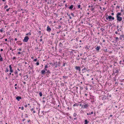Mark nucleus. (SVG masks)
I'll return each instance as SVG.
<instances>
[{
  "instance_id": "f257e3e1",
  "label": "nucleus",
  "mask_w": 124,
  "mask_h": 124,
  "mask_svg": "<svg viewBox=\"0 0 124 124\" xmlns=\"http://www.w3.org/2000/svg\"><path fill=\"white\" fill-rule=\"evenodd\" d=\"M122 16V14L121 13L118 12L116 14V17L117 21L120 22L122 20V18L120 16Z\"/></svg>"
},
{
  "instance_id": "f03ea898",
  "label": "nucleus",
  "mask_w": 124,
  "mask_h": 124,
  "mask_svg": "<svg viewBox=\"0 0 124 124\" xmlns=\"http://www.w3.org/2000/svg\"><path fill=\"white\" fill-rule=\"evenodd\" d=\"M120 70V69H118L117 68L114 69L113 70V73L112 74V75H115L116 73L118 74L119 73V71Z\"/></svg>"
},
{
  "instance_id": "7ed1b4c3",
  "label": "nucleus",
  "mask_w": 124,
  "mask_h": 124,
  "mask_svg": "<svg viewBox=\"0 0 124 124\" xmlns=\"http://www.w3.org/2000/svg\"><path fill=\"white\" fill-rule=\"evenodd\" d=\"M84 66H85L83 65H82V66L81 67L79 66H76L75 67V69L77 70L78 71V72H79V73H81V69L83 68V67H84Z\"/></svg>"
},
{
  "instance_id": "20e7f679",
  "label": "nucleus",
  "mask_w": 124,
  "mask_h": 124,
  "mask_svg": "<svg viewBox=\"0 0 124 124\" xmlns=\"http://www.w3.org/2000/svg\"><path fill=\"white\" fill-rule=\"evenodd\" d=\"M83 69L82 68V70H81L82 73H83L86 72V70H87V67H83Z\"/></svg>"
},
{
  "instance_id": "39448f33",
  "label": "nucleus",
  "mask_w": 124,
  "mask_h": 124,
  "mask_svg": "<svg viewBox=\"0 0 124 124\" xmlns=\"http://www.w3.org/2000/svg\"><path fill=\"white\" fill-rule=\"evenodd\" d=\"M54 64H55V68H57L58 66H60L61 64V63L60 62H58V63L56 62L54 63Z\"/></svg>"
},
{
  "instance_id": "423d86ee",
  "label": "nucleus",
  "mask_w": 124,
  "mask_h": 124,
  "mask_svg": "<svg viewBox=\"0 0 124 124\" xmlns=\"http://www.w3.org/2000/svg\"><path fill=\"white\" fill-rule=\"evenodd\" d=\"M29 39V38L28 36H25L24 38L23 41L24 42H27Z\"/></svg>"
},
{
  "instance_id": "0eeeda50",
  "label": "nucleus",
  "mask_w": 124,
  "mask_h": 124,
  "mask_svg": "<svg viewBox=\"0 0 124 124\" xmlns=\"http://www.w3.org/2000/svg\"><path fill=\"white\" fill-rule=\"evenodd\" d=\"M89 107V105L88 104H85L84 105H83L82 106V108H87Z\"/></svg>"
},
{
  "instance_id": "6e6552de",
  "label": "nucleus",
  "mask_w": 124,
  "mask_h": 124,
  "mask_svg": "<svg viewBox=\"0 0 124 124\" xmlns=\"http://www.w3.org/2000/svg\"><path fill=\"white\" fill-rule=\"evenodd\" d=\"M46 31L49 32H50L51 30V29L50 27L48 25L46 28Z\"/></svg>"
},
{
  "instance_id": "1a4fd4ad",
  "label": "nucleus",
  "mask_w": 124,
  "mask_h": 124,
  "mask_svg": "<svg viewBox=\"0 0 124 124\" xmlns=\"http://www.w3.org/2000/svg\"><path fill=\"white\" fill-rule=\"evenodd\" d=\"M106 97L107 98V99L109 100V99L110 100H111V99L110 98L111 97V95H109V93H108L106 95Z\"/></svg>"
},
{
  "instance_id": "9d476101",
  "label": "nucleus",
  "mask_w": 124,
  "mask_h": 124,
  "mask_svg": "<svg viewBox=\"0 0 124 124\" xmlns=\"http://www.w3.org/2000/svg\"><path fill=\"white\" fill-rule=\"evenodd\" d=\"M9 71L11 73H12L13 72V70L12 69V67L11 65H10L9 66Z\"/></svg>"
},
{
  "instance_id": "9b49d317",
  "label": "nucleus",
  "mask_w": 124,
  "mask_h": 124,
  "mask_svg": "<svg viewBox=\"0 0 124 124\" xmlns=\"http://www.w3.org/2000/svg\"><path fill=\"white\" fill-rule=\"evenodd\" d=\"M73 116L75 117V118H74V120H77V118L76 117V116H77V114L76 113H73Z\"/></svg>"
},
{
  "instance_id": "f8f14e48",
  "label": "nucleus",
  "mask_w": 124,
  "mask_h": 124,
  "mask_svg": "<svg viewBox=\"0 0 124 124\" xmlns=\"http://www.w3.org/2000/svg\"><path fill=\"white\" fill-rule=\"evenodd\" d=\"M46 71L45 70H42L41 71V73L42 75H44L46 74Z\"/></svg>"
},
{
  "instance_id": "ddd939ff",
  "label": "nucleus",
  "mask_w": 124,
  "mask_h": 124,
  "mask_svg": "<svg viewBox=\"0 0 124 124\" xmlns=\"http://www.w3.org/2000/svg\"><path fill=\"white\" fill-rule=\"evenodd\" d=\"M100 48V46H98L95 48V49L96 51H99Z\"/></svg>"
},
{
  "instance_id": "4468645a",
  "label": "nucleus",
  "mask_w": 124,
  "mask_h": 124,
  "mask_svg": "<svg viewBox=\"0 0 124 124\" xmlns=\"http://www.w3.org/2000/svg\"><path fill=\"white\" fill-rule=\"evenodd\" d=\"M22 99V97L21 96H17L16 97V99L18 101H19L20 100Z\"/></svg>"
},
{
  "instance_id": "2eb2a0df",
  "label": "nucleus",
  "mask_w": 124,
  "mask_h": 124,
  "mask_svg": "<svg viewBox=\"0 0 124 124\" xmlns=\"http://www.w3.org/2000/svg\"><path fill=\"white\" fill-rule=\"evenodd\" d=\"M102 99V100H105L107 99V98L106 97V95H104L103 96Z\"/></svg>"
},
{
  "instance_id": "dca6fc26",
  "label": "nucleus",
  "mask_w": 124,
  "mask_h": 124,
  "mask_svg": "<svg viewBox=\"0 0 124 124\" xmlns=\"http://www.w3.org/2000/svg\"><path fill=\"white\" fill-rule=\"evenodd\" d=\"M90 46H88L87 45H86L85 47V48L86 50H88V51L89 50V48L90 47Z\"/></svg>"
},
{
  "instance_id": "f3484780",
  "label": "nucleus",
  "mask_w": 124,
  "mask_h": 124,
  "mask_svg": "<svg viewBox=\"0 0 124 124\" xmlns=\"http://www.w3.org/2000/svg\"><path fill=\"white\" fill-rule=\"evenodd\" d=\"M63 65L62 66V67H64L65 65H66L67 66L68 65L67 64V62H66L65 61H63Z\"/></svg>"
},
{
  "instance_id": "a211bd4d",
  "label": "nucleus",
  "mask_w": 124,
  "mask_h": 124,
  "mask_svg": "<svg viewBox=\"0 0 124 124\" xmlns=\"http://www.w3.org/2000/svg\"><path fill=\"white\" fill-rule=\"evenodd\" d=\"M84 122V124H88L89 123V121H88L87 119H85Z\"/></svg>"
},
{
  "instance_id": "6ab92c4d",
  "label": "nucleus",
  "mask_w": 124,
  "mask_h": 124,
  "mask_svg": "<svg viewBox=\"0 0 124 124\" xmlns=\"http://www.w3.org/2000/svg\"><path fill=\"white\" fill-rule=\"evenodd\" d=\"M79 105V104L78 103H75V104H74L73 105V107H75V106H78Z\"/></svg>"
},
{
  "instance_id": "aec40b11",
  "label": "nucleus",
  "mask_w": 124,
  "mask_h": 124,
  "mask_svg": "<svg viewBox=\"0 0 124 124\" xmlns=\"http://www.w3.org/2000/svg\"><path fill=\"white\" fill-rule=\"evenodd\" d=\"M112 16H108V21H111Z\"/></svg>"
},
{
  "instance_id": "412c9836",
  "label": "nucleus",
  "mask_w": 124,
  "mask_h": 124,
  "mask_svg": "<svg viewBox=\"0 0 124 124\" xmlns=\"http://www.w3.org/2000/svg\"><path fill=\"white\" fill-rule=\"evenodd\" d=\"M20 42H21V41H18L16 43L18 45H21L22 44V43H20Z\"/></svg>"
},
{
  "instance_id": "4be33fe9",
  "label": "nucleus",
  "mask_w": 124,
  "mask_h": 124,
  "mask_svg": "<svg viewBox=\"0 0 124 124\" xmlns=\"http://www.w3.org/2000/svg\"><path fill=\"white\" fill-rule=\"evenodd\" d=\"M73 5H71L69 7V9L70 10L72 9L73 8Z\"/></svg>"
},
{
  "instance_id": "5701e85b",
  "label": "nucleus",
  "mask_w": 124,
  "mask_h": 124,
  "mask_svg": "<svg viewBox=\"0 0 124 124\" xmlns=\"http://www.w3.org/2000/svg\"><path fill=\"white\" fill-rule=\"evenodd\" d=\"M62 28V26L60 25H59L58 26V27H56V29H61Z\"/></svg>"
},
{
  "instance_id": "b1692460",
  "label": "nucleus",
  "mask_w": 124,
  "mask_h": 124,
  "mask_svg": "<svg viewBox=\"0 0 124 124\" xmlns=\"http://www.w3.org/2000/svg\"><path fill=\"white\" fill-rule=\"evenodd\" d=\"M124 38V35H121L120 36V39L121 40L122 39V38Z\"/></svg>"
},
{
  "instance_id": "393cba45",
  "label": "nucleus",
  "mask_w": 124,
  "mask_h": 124,
  "mask_svg": "<svg viewBox=\"0 0 124 124\" xmlns=\"http://www.w3.org/2000/svg\"><path fill=\"white\" fill-rule=\"evenodd\" d=\"M59 45L60 47H62L63 45L62 43L60 42Z\"/></svg>"
},
{
  "instance_id": "a878e982",
  "label": "nucleus",
  "mask_w": 124,
  "mask_h": 124,
  "mask_svg": "<svg viewBox=\"0 0 124 124\" xmlns=\"http://www.w3.org/2000/svg\"><path fill=\"white\" fill-rule=\"evenodd\" d=\"M3 61V59L1 57L0 54V61L2 62Z\"/></svg>"
},
{
  "instance_id": "bb28decb",
  "label": "nucleus",
  "mask_w": 124,
  "mask_h": 124,
  "mask_svg": "<svg viewBox=\"0 0 124 124\" xmlns=\"http://www.w3.org/2000/svg\"><path fill=\"white\" fill-rule=\"evenodd\" d=\"M95 100L94 99V98H92L91 99V102H92L93 103V102H94Z\"/></svg>"
},
{
  "instance_id": "cd10ccee",
  "label": "nucleus",
  "mask_w": 124,
  "mask_h": 124,
  "mask_svg": "<svg viewBox=\"0 0 124 124\" xmlns=\"http://www.w3.org/2000/svg\"><path fill=\"white\" fill-rule=\"evenodd\" d=\"M46 74H51V72H50L49 70H48L47 71H46Z\"/></svg>"
},
{
  "instance_id": "c85d7f7f",
  "label": "nucleus",
  "mask_w": 124,
  "mask_h": 124,
  "mask_svg": "<svg viewBox=\"0 0 124 124\" xmlns=\"http://www.w3.org/2000/svg\"><path fill=\"white\" fill-rule=\"evenodd\" d=\"M68 78V77L67 76H62V78L63 79H67Z\"/></svg>"
},
{
  "instance_id": "c756f323",
  "label": "nucleus",
  "mask_w": 124,
  "mask_h": 124,
  "mask_svg": "<svg viewBox=\"0 0 124 124\" xmlns=\"http://www.w3.org/2000/svg\"><path fill=\"white\" fill-rule=\"evenodd\" d=\"M39 96L40 97H41L42 95V92H40L39 93Z\"/></svg>"
},
{
  "instance_id": "7c9ffc66",
  "label": "nucleus",
  "mask_w": 124,
  "mask_h": 124,
  "mask_svg": "<svg viewBox=\"0 0 124 124\" xmlns=\"http://www.w3.org/2000/svg\"><path fill=\"white\" fill-rule=\"evenodd\" d=\"M9 70L8 68H6V70H5V72H8L9 71Z\"/></svg>"
},
{
  "instance_id": "2f4dec72",
  "label": "nucleus",
  "mask_w": 124,
  "mask_h": 124,
  "mask_svg": "<svg viewBox=\"0 0 124 124\" xmlns=\"http://www.w3.org/2000/svg\"><path fill=\"white\" fill-rule=\"evenodd\" d=\"M14 4H15L16 3H17V2H16L17 0H14Z\"/></svg>"
},
{
  "instance_id": "473e14b6",
  "label": "nucleus",
  "mask_w": 124,
  "mask_h": 124,
  "mask_svg": "<svg viewBox=\"0 0 124 124\" xmlns=\"http://www.w3.org/2000/svg\"><path fill=\"white\" fill-rule=\"evenodd\" d=\"M65 34L64 33H62V37H63L65 36Z\"/></svg>"
},
{
  "instance_id": "72a5a7b5",
  "label": "nucleus",
  "mask_w": 124,
  "mask_h": 124,
  "mask_svg": "<svg viewBox=\"0 0 124 124\" xmlns=\"http://www.w3.org/2000/svg\"><path fill=\"white\" fill-rule=\"evenodd\" d=\"M15 74H18V71L16 70L15 71V72H14V73Z\"/></svg>"
},
{
  "instance_id": "f704fd0d",
  "label": "nucleus",
  "mask_w": 124,
  "mask_h": 124,
  "mask_svg": "<svg viewBox=\"0 0 124 124\" xmlns=\"http://www.w3.org/2000/svg\"><path fill=\"white\" fill-rule=\"evenodd\" d=\"M71 15L73 17H75V16L74 15V14L73 13H71Z\"/></svg>"
},
{
  "instance_id": "c9c22d12",
  "label": "nucleus",
  "mask_w": 124,
  "mask_h": 124,
  "mask_svg": "<svg viewBox=\"0 0 124 124\" xmlns=\"http://www.w3.org/2000/svg\"><path fill=\"white\" fill-rule=\"evenodd\" d=\"M115 40L116 41H117V40L118 41V38L117 37H116Z\"/></svg>"
},
{
  "instance_id": "e433bc0d",
  "label": "nucleus",
  "mask_w": 124,
  "mask_h": 124,
  "mask_svg": "<svg viewBox=\"0 0 124 124\" xmlns=\"http://www.w3.org/2000/svg\"><path fill=\"white\" fill-rule=\"evenodd\" d=\"M108 16V15H107V16L106 17V19L107 20L108 19V17H107V16Z\"/></svg>"
},
{
  "instance_id": "4c0bfd02",
  "label": "nucleus",
  "mask_w": 124,
  "mask_h": 124,
  "mask_svg": "<svg viewBox=\"0 0 124 124\" xmlns=\"http://www.w3.org/2000/svg\"><path fill=\"white\" fill-rule=\"evenodd\" d=\"M122 24L124 23V17L123 18V20H122Z\"/></svg>"
},
{
  "instance_id": "58836bf2",
  "label": "nucleus",
  "mask_w": 124,
  "mask_h": 124,
  "mask_svg": "<svg viewBox=\"0 0 124 124\" xmlns=\"http://www.w3.org/2000/svg\"><path fill=\"white\" fill-rule=\"evenodd\" d=\"M36 110H37L38 111H39V108H36Z\"/></svg>"
},
{
  "instance_id": "ea45409f",
  "label": "nucleus",
  "mask_w": 124,
  "mask_h": 124,
  "mask_svg": "<svg viewBox=\"0 0 124 124\" xmlns=\"http://www.w3.org/2000/svg\"><path fill=\"white\" fill-rule=\"evenodd\" d=\"M8 7V6L7 5H6L4 7L5 9H6Z\"/></svg>"
},
{
  "instance_id": "a19ab883",
  "label": "nucleus",
  "mask_w": 124,
  "mask_h": 124,
  "mask_svg": "<svg viewBox=\"0 0 124 124\" xmlns=\"http://www.w3.org/2000/svg\"><path fill=\"white\" fill-rule=\"evenodd\" d=\"M101 31L102 32H103V31H104L105 30L104 29L102 28H101Z\"/></svg>"
},
{
  "instance_id": "79ce46f5",
  "label": "nucleus",
  "mask_w": 124,
  "mask_h": 124,
  "mask_svg": "<svg viewBox=\"0 0 124 124\" xmlns=\"http://www.w3.org/2000/svg\"><path fill=\"white\" fill-rule=\"evenodd\" d=\"M31 32H29L28 34H27L26 35H27L28 34H29V35H31Z\"/></svg>"
},
{
  "instance_id": "37998d69",
  "label": "nucleus",
  "mask_w": 124,
  "mask_h": 124,
  "mask_svg": "<svg viewBox=\"0 0 124 124\" xmlns=\"http://www.w3.org/2000/svg\"><path fill=\"white\" fill-rule=\"evenodd\" d=\"M25 117L26 118L28 117V116L27 114H26L25 115Z\"/></svg>"
},
{
  "instance_id": "c03bdc74",
  "label": "nucleus",
  "mask_w": 124,
  "mask_h": 124,
  "mask_svg": "<svg viewBox=\"0 0 124 124\" xmlns=\"http://www.w3.org/2000/svg\"><path fill=\"white\" fill-rule=\"evenodd\" d=\"M48 68V65L47 64L45 66V68Z\"/></svg>"
},
{
  "instance_id": "a18cd8bd",
  "label": "nucleus",
  "mask_w": 124,
  "mask_h": 124,
  "mask_svg": "<svg viewBox=\"0 0 124 124\" xmlns=\"http://www.w3.org/2000/svg\"><path fill=\"white\" fill-rule=\"evenodd\" d=\"M119 64H124V63H122V61H120L119 62Z\"/></svg>"
},
{
  "instance_id": "49530a36",
  "label": "nucleus",
  "mask_w": 124,
  "mask_h": 124,
  "mask_svg": "<svg viewBox=\"0 0 124 124\" xmlns=\"http://www.w3.org/2000/svg\"><path fill=\"white\" fill-rule=\"evenodd\" d=\"M34 107H33V108H31V111H32L34 109Z\"/></svg>"
},
{
  "instance_id": "de8ad7c7",
  "label": "nucleus",
  "mask_w": 124,
  "mask_h": 124,
  "mask_svg": "<svg viewBox=\"0 0 124 124\" xmlns=\"http://www.w3.org/2000/svg\"><path fill=\"white\" fill-rule=\"evenodd\" d=\"M117 31L118 32L119 31H121V30H120V28H119V29H117Z\"/></svg>"
},
{
  "instance_id": "09e8293b",
  "label": "nucleus",
  "mask_w": 124,
  "mask_h": 124,
  "mask_svg": "<svg viewBox=\"0 0 124 124\" xmlns=\"http://www.w3.org/2000/svg\"><path fill=\"white\" fill-rule=\"evenodd\" d=\"M8 3H12V0H9L8 1Z\"/></svg>"
},
{
  "instance_id": "8fccbe9b",
  "label": "nucleus",
  "mask_w": 124,
  "mask_h": 124,
  "mask_svg": "<svg viewBox=\"0 0 124 124\" xmlns=\"http://www.w3.org/2000/svg\"><path fill=\"white\" fill-rule=\"evenodd\" d=\"M10 9V8H8V9H6V11H7V12L8 11H9V9Z\"/></svg>"
},
{
  "instance_id": "3c124183",
  "label": "nucleus",
  "mask_w": 124,
  "mask_h": 124,
  "mask_svg": "<svg viewBox=\"0 0 124 124\" xmlns=\"http://www.w3.org/2000/svg\"><path fill=\"white\" fill-rule=\"evenodd\" d=\"M61 31V30H59L57 32V34H58V33H59Z\"/></svg>"
},
{
  "instance_id": "603ef678",
  "label": "nucleus",
  "mask_w": 124,
  "mask_h": 124,
  "mask_svg": "<svg viewBox=\"0 0 124 124\" xmlns=\"http://www.w3.org/2000/svg\"><path fill=\"white\" fill-rule=\"evenodd\" d=\"M36 64L37 65H39V63L38 62H37L36 63Z\"/></svg>"
},
{
  "instance_id": "864d4df0",
  "label": "nucleus",
  "mask_w": 124,
  "mask_h": 124,
  "mask_svg": "<svg viewBox=\"0 0 124 124\" xmlns=\"http://www.w3.org/2000/svg\"><path fill=\"white\" fill-rule=\"evenodd\" d=\"M12 4V3H8V5H11Z\"/></svg>"
},
{
  "instance_id": "5fc2aeb1",
  "label": "nucleus",
  "mask_w": 124,
  "mask_h": 124,
  "mask_svg": "<svg viewBox=\"0 0 124 124\" xmlns=\"http://www.w3.org/2000/svg\"><path fill=\"white\" fill-rule=\"evenodd\" d=\"M94 8H92V9H91V10L92 11H93L94 10Z\"/></svg>"
},
{
  "instance_id": "6e6d98bb",
  "label": "nucleus",
  "mask_w": 124,
  "mask_h": 124,
  "mask_svg": "<svg viewBox=\"0 0 124 124\" xmlns=\"http://www.w3.org/2000/svg\"><path fill=\"white\" fill-rule=\"evenodd\" d=\"M90 69H87V70H86V71H87L88 72H90Z\"/></svg>"
},
{
  "instance_id": "4d7b16f0",
  "label": "nucleus",
  "mask_w": 124,
  "mask_h": 124,
  "mask_svg": "<svg viewBox=\"0 0 124 124\" xmlns=\"http://www.w3.org/2000/svg\"><path fill=\"white\" fill-rule=\"evenodd\" d=\"M44 70H45V71H47L48 70H47V69L46 68H44Z\"/></svg>"
},
{
  "instance_id": "13d9d810",
  "label": "nucleus",
  "mask_w": 124,
  "mask_h": 124,
  "mask_svg": "<svg viewBox=\"0 0 124 124\" xmlns=\"http://www.w3.org/2000/svg\"><path fill=\"white\" fill-rule=\"evenodd\" d=\"M49 74H46V76L47 77H48L49 76Z\"/></svg>"
},
{
  "instance_id": "bf43d9fd",
  "label": "nucleus",
  "mask_w": 124,
  "mask_h": 124,
  "mask_svg": "<svg viewBox=\"0 0 124 124\" xmlns=\"http://www.w3.org/2000/svg\"><path fill=\"white\" fill-rule=\"evenodd\" d=\"M37 59H35L33 60V61L34 62H36L37 61Z\"/></svg>"
},
{
  "instance_id": "052dcab7",
  "label": "nucleus",
  "mask_w": 124,
  "mask_h": 124,
  "mask_svg": "<svg viewBox=\"0 0 124 124\" xmlns=\"http://www.w3.org/2000/svg\"><path fill=\"white\" fill-rule=\"evenodd\" d=\"M104 51H105L106 52H108L107 51V49H105L104 50Z\"/></svg>"
},
{
  "instance_id": "680f3d73",
  "label": "nucleus",
  "mask_w": 124,
  "mask_h": 124,
  "mask_svg": "<svg viewBox=\"0 0 124 124\" xmlns=\"http://www.w3.org/2000/svg\"><path fill=\"white\" fill-rule=\"evenodd\" d=\"M81 5H79L78 6V8H80Z\"/></svg>"
},
{
  "instance_id": "e2e57ef3",
  "label": "nucleus",
  "mask_w": 124,
  "mask_h": 124,
  "mask_svg": "<svg viewBox=\"0 0 124 124\" xmlns=\"http://www.w3.org/2000/svg\"><path fill=\"white\" fill-rule=\"evenodd\" d=\"M87 115L88 116H89V115H90V113H87Z\"/></svg>"
},
{
  "instance_id": "0e129e2a",
  "label": "nucleus",
  "mask_w": 124,
  "mask_h": 124,
  "mask_svg": "<svg viewBox=\"0 0 124 124\" xmlns=\"http://www.w3.org/2000/svg\"><path fill=\"white\" fill-rule=\"evenodd\" d=\"M120 7V6H117L116 7V8H119Z\"/></svg>"
},
{
  "instance_id": "69168bd1",
  "label": "nucleus",
  "mask_w": 124,
  "mask_h": 124,
  "mask_svg": "<svg viewBox=\"0 0 124 124\" xmlns=\"http://www.w3.org/2000/svg\"><path fill=\"white\" fill-rule=\"evenodd\" d=\"M24 109V108L23 107V106H22V107H21V109L22 110H23Z\"/></svg>"
},
{
  "instance_id": "338daca9",
  "label": "nucleus",
  "mask_w": 124,
  "mask_h": 124,
  "mask_svg": "<svg viewBox=\"0 0 124 124\" xmlns=\"http://www.w3.org/2000/svg\"><path fill=\"white\" fill-rule=\"evenodd\" d=\"M0 31L1 32H2L3 31V30H2V29H1L0 30Z\"/></svg>"
},
{
  "instance_id": "774afa93",
  "label": "nucleus",
  "mask_w": 124,
  "mask_h": 124,
  "mask_svg": "<svg viewBox=\"0 0 124 124\" xmlns=\"http://www.w3.org/2000/svg\"><path fill=\"white\" fill-rule=\"evenodd\" d=\"M59 51L60 52H61V51H62V49H59Z\"/></svg>"
}]
</instances>
